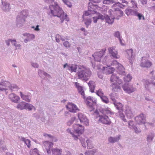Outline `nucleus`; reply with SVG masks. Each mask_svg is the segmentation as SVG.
Segmentation results:
<instances>
[{
  "instance_id": "1",
  "label": "nucleus",
  "mask_w": 155,
  "mask_h": 155,
  "mask_svg": "<svg viewBox=\"0 0 155 155\" xmlns=\"http://www.w3.org/2000/svg\"><path fill=\"white\" fill-rule=\"evenodd\" d=\"M49 8L50 10L49 13L53 16L60 18L61 23H63L65 19L67 21H69L67 15H64V11L57 2H54V4L50 5Z\"/></svg>"
},
{
  "instance_id": "2",
  "label": "nucleus",
  "mask_w": 155,
  "mask_h": 155,
  "mask_svg": "<svg viewBox=\"0 0 155 155\" xmlns=\"http://www.w3.org/2000/svg\"><path fill=\"white\" fill-rule=\"evenodd\" d=\"M78 92L82 96V97L84 99L85 102L88 107V108L90 112L93 110L95 108L94 105L96 104L97 100L95 98L90 96L85 97L84 91L81 86L78 88Z\"/></svg>"
},
{
  "instance_id": "3",
  "label": "nucleus",
  "mask_w": 155,
  "mask_h": 155,
  "mask_svg": "<svg viewBox=\"0 0 155 155\" xmlns=\"http://www.w3.org/2000/svg\"><path fill=\"white\" fill-rule=\"evenodd\" d=\"M92 72L89 68L82 67L78 73V78L85 81H87L91 75Z\"/></svg>"
},
{
  "instance_id": "4",
  "label": "nucleus",
  "mask_w": 155,
  "mask_h": 155,
  "mask_svg": "<svg viewBox=\"0 0 155 155\" xmlns=\"http://www.w3.org/2000/svg\"><path fill=\"white\" fill-rule=\"evenodd\" d=\"M143 84L145 91L151 95L155 94V82L150 81L148 80H143Z\"/></svg>"
},
{
  "instance_id": "5",
  "label": "nucleus",
  "mask_w": 155,
  "mask_h": 155,
  "mask_svg": "<svg viewBox=\"0 0 155 155\" xmlns=\"http://www.w3.org/2000/svg\"><path fill=\"white\" fill-rule=\"evenodd\" d=\"M115 107L118 110V111L117 113V115L124 122H127L126 119L125 118V116L123 112L124 109L123 105L121 103L116 101L113 103Z\"/></svg>"
},
{
  "instance_id": "6",
  "label": "nucleus",
  "mask_w": 155,
  "mask_h": 155,
  "mask_svg": "<svg viewBox=\"0 0 155 155\" xmlns=\"http://www.w3.org/2000/svg\"><path fill=\"white\" fill-rule=\"evenodd\" d=\"M53 143L48 141H44L43 143L42 147L44 150L46 151L48 154H51V148L53 147Z\"/></svg>"
},
{
  "instance_id": "7",
  "label": "nucleus",
  "mask_w": 155,
  "mask_h": 155,
  "mask_svg": "<svg viewBox=\"0 0 155 155\" xmlns=\"http://www.w3.org/2000/svg\"><path fill=\"white\" fill-rule=\"evenodd\" d=\"M106 51L105 49H102L100 51L95 52L92 55L95 61L99 62L100 61L102 57L104 55L105 51Z\"/></svg>"
},
{
  "instance_id": "8",
  "label": "nucleus",
  "mask_w": 155,
  "mask_h": 155,
  "mask_svg": "<svg viewBox=\"0 0 155 155\" xmlns=\"http://www.w3.org/2000/svg\"><path fill=\"white\" fill-rule=\"evenodd\" d=\"M152 63L146 57H142L140 63V66L143 68H150L152 65Z\"/></svg>"
},
{
  "instance_id": "9",
  "label": "nucleus",
  "mask_w": 155,
  "mask_h": 155,
  "mask_svg": "<svg viewBox=\"0 0 155 155\" xmlns=\"http://www.w3.org/2000/svg\"><path fill=\"white\" fill-rule=\"evenodd\" d=\"M122 87L125 92L128 94L133 92L136 90V88L133 87L132 85L129 84H125Z\"/></svg>"
},
{
  "instance_id": "10",
  "label": "nucleus",
  "mask_w": 155,
  "mask_h": 155,
  "mask_svg": "<svg viewBox=\"0 0 155 155\" xmlns=\"http://www.w3.org/2000/svg\"><path fill=\"white\" fill-rule=\"evenodd\" d=\"M97 5H94L91 2H90L88 4V10L86 11L84 14V15L86 16H88L91 14H94L96 13L94 10V7L96 8Z\"/></svg>"
},
{
  "instance_id": "11",
  "label": "nucleus",
  "mask_w": 155,
  "mask_h": 155,
  "mask_svg": "<svg viewBox=\"0 0 155 155\" xmlns=\"http://www.w3.org/2000/svg\"><path fill=\"white\" fill-rule=\"evenodd\" d=\"M126 54L125 56L129 61V62L132 64V60L134 59V54L133 52L132 49H127L126 51Z\"/></svg>"
},
{
  "instance_id": "12",
  "label": "nucleus",
  "mask_w": 155,
  "mask_h": 155,
  "mask_svg": "<svg viewBox=\"0 0 155 155\" xmlns=\"http://www.w3.org/2000/svg\"><path fill=\"white\" fill-rule=\"evenodd\" d=\"M67 109L70 112L75 113L79 111V109L77 106L72 103H69L66 106Z\"/></svg>"
},
{
  "instance_id": "13",
  "label": "nucleus",
  "mask_w": 155,
  "mask_h": 155,
  "mask_svg": "<svg viewBox=\"0 0 155 155\" xmlns=\"http://www.w3.org/2000/svg\"><path fill=\"white\" fill-rule=\"evenodd\" d=\"M108 50L110 56L114 58L117 59L119 58L117 51L115 49V47H112L108 48Z\"/></svg>"
},
{
  "instance_id": "14",
  "label": "nucleus",
  "mask_w": 155,
  "mask_h": 155,
  "mask_svg": "<svg viewBox=\"0 0 155 155\" xmlns=\"http://www.w3.org/2000/svg\"><path fill=\"white\" fill-rule=\"evenodd\" d=\"M73 127L76 133L82 134L84 131V127L82 125L78 124H74L73 125Z\"/></svg>"
},
{
  "instance_id": "15",
  "label": "nucleus",
  "mask_w": 155,
  "mask_h": 155,
  "mask_svg": "<svg viewBox=\"0 0 155 155\" xmlns=\"http://www.w3.org/2000/svg\"><path fill=\"white\" fill-rule=\"evenodd\" d=\"M99 121L102 123L106 124H110L111 121L109 117L105 115L99 116Z\"/></svg>"
},
{
  "instance_id": "16",
  "label": "nucleus",
  "mask_w": 155,
  "mask_h": 155,
  "mask_svg": "<svg viewBox=\"0 0 155 155\" xmlns=\"http://www.w3.org/2000/svg\"><path fill=\"white\" fill-rule=\"evenodd\" d=\"M135 119L137 124L139 125L145 124V117L143 114H140L135 117Z\"/></svg>"
},
{
  "instance_id": "17",
  "label": "nucleus",
  "mask_w": 155,
  "mask_h": 155,
  "mask_svg": "<svg viewBox=\"0 0 155 155\" xmlns=\"http://www.w3.org/2000/svg\"><path fill=\"white\" fill-rule=\"evenodd\" d=\"M78 117L81 122L83 123L86 126L88 125V120L86 116L84 114L79 113L78 114Z\"/></svg>"
},
{
  "instance_id": "18",
  "label": "nucleus",
  "mask_w": 155,
  "mask_h": 155,
  "mask_svg": "<svg viewBox=\"0 0 155 155\" xmlns=\"http://www.w3.org/2000/svg\"><path fill=\"white\" fill-rule=\"evenodd\" d=\"M10 101L15 103H18L20 101V97L14 93H12L9 94L8 96Z\"/></svg>"
},
{
  "instance_id": "19",
  "label": "nucleus",
  "mask_w": 155,
  "mask_h": 155,
  "mask_svg": "<svg viewBox=\"0 0 155 155\" xmlns=\"http://www.w3.org/2000/svg\"><path fill=\"white\" fill-rule=\"evenodd\" d=\"M114 64H117V66L116 68H117V72L118 74L120 75H125V73L124 71V67L120 64H118L117 61H113Z\"/></svg>"
},
{
  "instance_id": "20",
  "label": "nucleus",
  "mask_w": 155,
  "mask_h": 155,
  "mask_svg": "<svg viewBox=\"0 0 155 155\" xmlns=\"http://www.w3.org/2000/svg\"><path fill=\"white\" fill-rule=\"evenodd\" d=\"M112 8V10L110 9L109 11V12L110 13V14H111L112 12H116L115 13L118 15L117 17H121L123 16V12L118 8Z\"/></svg>"
},
{
  "instance_id": "21",
  "label": "nucleus",
  "mask_w": 155,
  "mask_h": 155,
  "mask_svg": "<svg viewBox=\"0 0 155 155\" xmlns=\"http://www.w3.org/2000/svg\"><path fill=\"white\" fill-rule=\"evenodd\" d=\"M16 25L17 27H21L25 21L24 18L21 17L20 15H18L16 18Z\"/></svg>"
},
{
  "instance_id": "22",
  "label": "nucleus",
  "mask_w": 155,
  "mask_h": 155,
  "mask_svg": "<svg viewBox=\"0 0 155 155\" xmlns=\"http://www.w3.org/2000/svg\"><path fill=\"white\" fill-rule=\"evenodd\" d=\"M2 8L5 12H7L10 9V4L5 1V0H2Z\"/></svg>"
},
{
  "instance_id": "23",
  "label": "nucleus",
  "mask_w": 155,
  "mask_h": 155,
  "mask_svg": "<svg viewBox=\"0 0 155 155\" xmlns=\"http://www.w3.org/2000/svg\"><path fill=\"white\" fill-rule=\"evenodd\" d=\"M66 67L67 68L68 70L70 71L71 72H76L77 68V66L75 64L68 65L67 63L65 64L63 66L64 68Z\"/></svg>"
},
{
  "instance_id": "24",
  "label": "nucleus",
  "mask_w": 155,
  "mask_h": 155,
  "mask_svg": "<svg viewBox=\"0 0 155 155\" xmlns=\"http://www.w3.org/2000/svg\"><path fill=\"white\" fill-rule=\"evenodd\" d=\"M134 9L133 10L132 9V8L128 7L125 9V12L128 16L135 15L137 10V9Z\"/></svg>"
},
{
  "instance_id": "25",
  "label": "nucleus",
  "mask_w": 155,
  "mask_h": 155,
  "mask_svg": "<svg viewBox=\"0 0 155 155\" xmlns=\"http://www.w3.org/2000/svg\"><path fill=\"white\" fill-rule=\"evenodd\" d=\"M20 96L21 99L25 101L30 102L31 100V94L30 93L28 94L27 95L21 92H20Z\"/></svg>"
},
{
  "instance_id": "26",
  "label": "nucleus",
  "mask_w": 155,
  "mask_h": 155,
  "mask_svg": "<svg viewBox=\"0 0 155 155\" xmlns=\"http://www.w3.org/2000/svg\"><path fill=\"white\" fill-rule=\"evenodd\" d=\"M125 113L128 118H131L134 117V114L132 112L131 108L128 106L126 107Z\"/></svg>"
},
{
  "instance_id": "27",
  "label": "nucleus",
  "mask_w": 155,
  "mask_h": 155,
  "mask_svg": "<svg viewBox=\"0 0 155 155\" xmlns=\"http://www.w3.org/2000/svg\"><path fill=\"white\" fill-rule=\"evenodd\" d=\"M8 82L6 81L0 82V93L2 92L5 91L6 94H7L8 93L7 92V89L5 88V87L7 86V84H8Z\"/></svg>"
},
{
  "instance_id": "28",
  "label": "nucleus",
  "mask_w": 155,
  "mask_h": 155,
  "mask_svg": "<svg viewBox=\"0 0 155 155\" xmlns=\"http://www.w3.org/2000/svg\"><path fill=\"white\" fill-rule=\"evenodd\" d=\"M121 137L120 135L115 137H110L108 138V141L111 143H114L118 142L120 140Z\"/></svg>"
},
{
  "instance_id": "29",
  "label": "nucleus",
  "mask_w": 155,
  "mask_h": 155,
  "mask_svg": "<svg viewBox=\"0 0 155 155\" xmlns=\"http://www.w3.org/2000/svg\"><path fill=\"white\" fill-rule=\"evenodd\" d=\"M52 155H62V150L61 149L55 148H52Z\"/></svg>"
},
{
  "instance_id": "30",
  "label": "nucleus",
  "mask_w": 155,
  "mask_h": 155,
  "mask_svg": "<svg viewBox=\"0 0 155 155\" xmlns=\"http://www.w3.org/2000/svg\"><path fill=\"white\" fill-rule=\"evenodd\" d=\"M110 86L112 87V90L115 92H118L120 90V87L119 85L115 83H112Z\"/></svg>"
},
{
  "instance_id": "31",
  "label": "nucleus",
  "mask_w": 155,
  "mask_h": 155,
  "mask_svg": "<svg viewBox=\"0 0 155 155\" xmlns=\"http://www.w3.org/2000/svg\"><path fill=\"white\" fill-rule=\"evenodd\" d=\"M97 15L95 17H93V21L94 23H96L97 22V20L98 19L101 20H104L105 19V16L101 14L99 12H96Z\"/></svg>"
},
{
  "instance_id": "32",
  "label": "nucleus",
  "mask_w": 155,
  "mask_h": 155,
  "mask_svg": "<svg viewBox=\"0 0 155 155\" xmlns=\"http://www.w3.org/2000/svg\"><path fill=\"white\" fill-rule=\"evenodd\" d=\"M90 91L91 93L94 92V90L95 87V82L93 81H90L88 83Z\"/></svg>"
},
{
  "instance_id": "33",
  "label": "nucleus",
  "mask_w": 155,
  "mask_h": 155,
  "mask_svg": "<svg viewBox=\"0 0 155 155\" xmlns=\"http://www.w3.org/2000/svg\"><path fill=\"white\" fill-rule=\"evenodd\" d=\"M26 103L24 101H22L17 105L16 107L19 110H24L25 109Z\"/></svg>"
},
{
  "instance_id": "34",
  "label": "nucleus",
  "mask_w": 155,
  "mask_h": 155,
  "mask_svg": "<svg viewBox=\"0 0 155 155\" xmlns=\"http://www.w3.org/2000/svg\"><path fill=\"white\" fill-rule=\"evenodd\" d=\"M103 68L104 69V72L106 73V74H109L112 73L113 71L114 70V68H110L109 67L106 68L104 67Z\"/></svg>"
},
{
  "instance_id": "35",
  "label": "nucleus",
  "mask_w": 155,
  "mask_h": 155,
  "mask_svg": "<svg viewBox=\"0 0 155 155\" xmlns=\"http://www.w3.org/2000/svg\"><path fill=\"white\" fill-rule=\"evenodd\" d=\"M127 4H126V5L122 4L119 2H116L115 4L113 5L112 8H117V7L118 6L121 8H123L127 6Z\"/></svg>"
},
{
  "instance_id": "36",
  "label": "nucleus",
  "mask_w": 155,
  "mask_h": 155,
  "mask_svg": "<svg viewBox=\"0 0 155 155\" xmlns=\"http://www.w3.org/2000/svg\"><path fill=\"white\" fill-rule=\"evenodd\" d=\"M66 131L67 132L71 134L74 138V139L75 140H77L78 139V134L75 135L74 132L71 130L70 128H68L67 129Z\"/></svg>"
},
{
  "instance_id": "37",
  "label": "nucleus",
  "mask_w": 155,
  "mask_h": 155,
  "mask_svg": "<svg viewBox=\"0 0 155 155\" xmlns=\"http://www.w3.org/2000/svg\"><path fill=\"white\" fill-rule=\"evenodd\" d=\"M21 140L23 142L28 148H30L31 146V141L28 139H26L24 137H21Z\"/></svg>"
},
{
  "instance_id": "38",
  "label": "nucleus",
  "mask_w": 155,
  "mask_h": 155,
  "mask_svg": "<svg viewBox=\"0 0 155 155\" xmlns=\"http://www.w3.org/2000/svg\"><path fill=\"white\" fill-rule=\"evenodd\" d=\"M23 35L24 36L26 37L30 41L33 40L35 38V36L33 34L24 33Z\"/></svg>"
},
{
  "instance_id": "39",
  "label": "nucleus",
  "mask_w": 155,
  "mask_h": 155,
  "mask_svg": "<svg viewBox=\"0 0 155 155\" xmlns=\"http://www.w3.org/2000/svg\"><path fill=\"white\" fill-rule=\"evenodd\" d=\"M28 10H23L21 12L20 14L18 15H20L21 17L24 18L25 19L28 15Z\"/></svg>"
},
{
  "instance_id": "40",
  "label": "nucleus",
  "mask_w": 155,
  "mask_h": 155,
  "mask_svg": "<svg viewBox=\"0 0 155 155\" xmlns=\"http://www.w3.org/2000/svg\"><path fill=\"white\" fill-rule=\"evenodd\" d=\"M33 109H34L35 110H36L35 108L32 105L26 103L25 109L31 111Z\"/></svg>"
},
{
  "instance_id": "41",
  "label": "nucleus",
  "mask_w": 155,
  "mask_h": 155,
  "mask_svg": "<svg viewBox=\"0 0 155 155\" xmlns=\"http://www.w3.org/2000/svg\"><path fill=\"white\" fill-rule=\"evenodd\" d=\"M106 22L108 24H112L114 21V17L111 18L108 16H107L106 17H105Z\"/></svg>"
},
{
  "instance_id": "42",
  "label": "nucleus",
  "mask_w": 155,
  "mask_h": 155,
  "mask_svg": "<svg viewBox=\"0 0 155 155\" xmlns=\"http://www.w3.org/2000/svg\"><path fill=\"white\" fill-rule=\"evenodd\" d=\"M29 153L30 155H40L39 150L37 148L31 149L30 150Z\"/></svg>"
},
{
  "instance_id": "43",
  "label": "nucleus",
  "mask_w": 155,
  "mask_h": 155,
  "mask_svg": "<svg viewBox=\"0 0 155 155\" xmlns=\"http://www.w3.org/2000/svg\"><path fill=\"white\" fill-rule=\"evenodd\" d=\"M97 151V150L96 149H93L87 151L85 152V154L87 155H94Z\"/></svg>"
},
{
  "instance_id": "44",
  "label": "nucleus",
  "mask_w": 155,
  "mask_h": 155,
  "mask_svg": "<svg viewBox=\"0 0 155 155\" xmlns=\"http://www.w3.org/2000/svg\"><path fill=\"white\" fill-rule=\"evenodd\" d=\"M118 77L117 76L116 74H113L110 77V81L112 82H116L118 79Z\"/></svg>"
},
{
  "instance_id": "45",
  "label": "nucleus",
  "mask_w": 155,
  "mask_h": 155,
  "mask_svg": "<svg viewBox=\"0 0 155 155\" xmlns=\"http://www.w3.org/2000/svg\"><path fill=\"white\" fill-rule=\"evenodd\" d=\"M135 16H137L138 18V19L139 20H144L145 18L143 14L141 13H139L137 11L136 14L135 15Z\"/></svg>"
},
{
  "instance_id": "46",
  "label": "nucleus",
  "mask_w": 155,
  "mask_h": 155,
  "mask_svg": "<svg viewBox=\"0 0 155 155\" xmlns=\"http://www.w3.org/2000/svg\"><path fill=\"white\" fill-rule=\"evenodd\" d=\"M102 101L105 104H108L109 102L108 98L105 95H103L100 97Z\"/></svg>"
},
{
  "instance_id": "47",
  "label": "nucleus",
  "mask_w": 155,
  "mask_h": 155,
  "mask_svg": "<svg viewBox=\"0 0 155 155\" xmlns=\"http://www.w3.org/2000/svg\"><path fill=\"white\" fill-rule=\"evenodd\" d=\"M87 147L88 149H92L94 147V145L92 143L91 141L89 140H86Z\"/></svg>"
},
{
  "instance_id": "48",
  "label": "nucleus",
  "mask_w": 155,
  "mask_h": 155,
  "mask_svg": "<svg viewBox=\"0 0 155 155\" xmlns=\"http://www.w3.org/2000/svg\"><path fill=\"white\" fill-rule=\"evenodd\" d=\"M154 137V134L152 133H150L147 136V140L148 142H150L153 140Z\"/></svg>"
},
{
  "instance_id": "49",
  "label": "nucleus",
  "mask_w": 155,
  "mask_h": 155,
  "mask_svg": "<svg viewBox=\"0 0 155 155\" xmlns=\"http://www.w3.org/2000/svg\"><path fill=\"white\" fill-rule=\"evenodd\" d=\"M96 94L100 97L104 95V93L101 89H99L96 91Z\"/></svg>"
},
{
  "instance_id": "50",
  "label": "nucleus",
  "mask_w": 155,
  "mask_h": 155,
  "mask_svg": "<svg viewBox=\"0 0 155 155\" xmlns=\"http://www.w3.org/2000/svg\"><path fill=\"white\" fill-rule=\"evenodd\" d=\"M84 24L86 25V27L87 28L88 26L91 24V20L90 18H86L84 19Z\"/></svg>"
},
{
  "instance_id": "51",
  "label": "nucleus",
  "mask_w": 155,
  "mask_h": 155,
  "mask_svg": "<svg viewBox=\"0 0 155 155\" xmlns=\"http://www.w3.org/2000/svg\"><path fill=\"white\" fill-rule=\"evenodd\" d=\"M103 3L104 4L107 5L115 4L116 2L114 0H104Z\"/></svg>"
},
{
  "instance_id": "52",
  "label": "nucleus",
  "mask_w": 155,
  "mask_h": 155,
  "mask_svg": "<svg viewBox=\"0 0 155 155\" xmlns=\"http://www.w3.org/2000/svg\"><path fill=\"white\" fill-rule=\"evenodd\" d=\"M9 88L11 92L13 91H16L18 89V87L15 84H11L9 87Z\"/></svg>"
},
{
  "instance_id": "53",
  "label": "nucleus",
  "mask_w": 155,
  "mask_h": 155,
  "mask_svg": "<svg viewBox=\"0 0 155 155\" xmlns=\"http://www.w3.org/2000/svg\"><path fill=\"white\" fill-rule=\"evenodd\" d=\"M79 135H78V139L81 141V143L82 146L84 147L85 148L86 147L87 143L85 142V140L84 139L82 138H79Z\"/></svg>"
},
{
  "instance_id": "54",
  "label": "nucleus",
  "mask_w": 155,
  "mask_h": 155,
  "mask_svg": "<svg viewBox=\"0 0 155 155\" xmlns=\"http://www.w3.org/2000/svg\"><path fill=\"white\" fill-rule=\"evenodd\" d=\"M130 2L132 4V8L134 9H137V4L135 0H131Z\"/></svg>"
},
{
  "instance_id": "55",
  "label": "nucleus",
  "mask_w": 155,
  "mask_h": 155,
  "mask_svg": "<svg viewBox=\"0 0 155 155\" xmlns=\"http://www.w3.org/2000/svg\"><path fill=\"white\" fill-rule=\"evenodd\" d=\"M132 78V76L129 74H128L127 76L124 78V81L126 82H129L131 80Z\"/></svg>"
},
{
  "instance_id": "56",
  "label": "nucleus",
  "mask_w": 155,
  "mask_h": 155,
  "mask_svg": "<svg viewBox=\"0 0 155 155\" xmlns=\"http://www.w3.org/2000/svg\"><path fill=\"white\" fill-rule=\"evenodd\" d=\"M128 127L131 129H133L134 127L135 126L134 124V121H133L130 120L128 122Z\"/></svg>"
},
{
  "instance_id": "57",
  "label": "nucleus",
  "mask_w": 155,
  "mask_h": 155,
  "mask_svg": "<svg viewBox=\"0 0 155 155\" xmlns=\"http://www.w3.org/2000/svg\"><path fill=\"white\" fill-rule=\"evenodd\" d=\"M62 1L68 7L71 8L72 6V5L71 2L68 0H62Z\"/></svg>"
},
{
  "instance_id": "58",
  "label": "nucleus",
  "mask_w": 155,
  "mask_h": 155,
  "mask_svg": "<svg viewBox=\"0 0 155 155\" xmlns=\"http://www.w3.org/2000/svg\"><path fill=\"white\" fill-rule=\"evenodd\" d=\"M115 95V94L113 93H111L109 95L110 98L113 101V103H114V102H116V100L114 97Z\"/></svg>"
},
{
  "instance_id": "59",
  "label": "nucleus",
  "mask_w": 155,
  "mask_h": 155,
  "mask_svg": "<svg viewBox=\"0 0 155 155\" xmlns=\"http://www.w3.org/2000/svg\"><path fill=\"white\" fill-rule=\"evenodd\" d=\"M76 118L74 117H72L71 120L68 121L67 123V124L68 126L71 125L75 120Z\"/></svg>"
},
{
  "instance_id": "60",
  "label": "nucleus",
  "mask_w": 155,
  "mask_h": 155,
  "mask_svg": "<svg viewBox=\"0 0 155 155\" xmlns=\"http://www.w3.org/2000/svg\"><path fill=\"white\" fill-rule=\"evenodd\" d=\"M114 35L115 37H117L118 39L121 38L120 34L119 31L115 32L114 34Z\"/></svg>"
},
{
  "instance_id": "61",
  "label": "nucleus",
  "mask_w": 155,
  "mask_h": 155,
  "mask_svg": "<svg viewBox=\"0 0 155 155\" xmlns=\"http://www.w3.org/2000/svg\"><path fill=\"white\" fill-rule=\"evenodd\" d=\"M104 113L108 115H112L113 114V113L108 109H106L104 111Z\"/></svg>"
},
{
  "instance_id": "62",
  "label": "nucleus",
  "mask_w": 155,
  "mask_h": 155,
  "mask_svg": "<svg viewBox=\"0 0 155 155\" xmlns=\"http://www.w3.org/2000/svg\"><path fill=\"white\" fill-rule=\"evenodd\" d=\"M46 72H44V71L39 69L38 70V74L41 77H42L43 75H45V74L44 73H45Z\"/></svg>"
},
{
  "instance_id": "63",
  "label": "nucleus",
  "mask_w": 155,
  "mask_h": 155,
  "mask_svg": "<svg viewBox=\"0 0 155 155\" xmlns=\"http://www.w3.org/2000/svg\"><path fill=\"white\" fill-rule=\"evenodd\" d=\"M61 36L58 34L56 35L55 36V39L56 41L58 42L59 43L60 42V39H61Z\"/></svg>"
},
{
  "instance_id": "64",
  "label": "nucleus",
  "mask_w": 155,
  "mask_h": 155,
  "mask_svg": "<svg viewBox=\"0 0 155 155\" xmlns=\"http://www.w3.org/2000/svg\"><path fill=\"white\" fill-rule=\"evenodd\" d=\"M63 45L66 47H69L70 46V44L69 42L67 41L64 42L63 43Z\"/></svg>"
}]
</instances>
